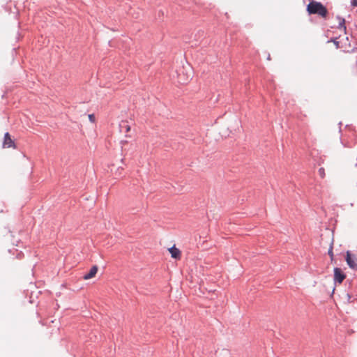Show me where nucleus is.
I'll use <instances>...</instances> for the list:
<instances>
[{"label":"nucleus","mask_w":357,"mask_h":357,"mask_svg":"<svg viewBox=\"0 0 357 357\" xmlns=\"http://www.w3.org/2000/svg\"><path fill=\"white\" fill-rule=\"evenodd\" d=\"M307 11L309 14H317L323 17H326L328 14L326 7L317 1H311L307 6Z\"/></svg>","instance_id":"f257e3e1"},{"label":"nucleus","mask_w":357,"mask_h":357,"mask_svg":"<svg viewBox=\"0 0 357 357\" xmlns=\"http://www.w3.org/2000/svg\"><path fill=\"white\" fill-rule=\"evenodd\" d=\"M346 275L340 268H334V280L335 282L342 283Z\"/></svg>","instance_id":"f03ea898"},{"label":"nucleus","mask_w":357,"mask_h":357,"mask_svg":"<svg viewBox=\"0 0 357 357\" xmlns=\"http://www.w3.org/2000/svg\"><path fill=\"white\" fill-rule=\"evenodd\" d=\"M3 148H13L15 149V144L14 141L11 139L10 135L8 132L5 133L4 139L3 143Z\"/></svg>","instance_id":"7ed1b4c3"},{"label":"nucleus","mask_w":357,"mask_h":357,"mask_svg":"<svg viewBox=\"0 0 357 357\" xmlns=\"http://www.w3.org/2000/svg\"><path fill=\"white\" fill-rule=\"evenodd\" d=\"M346 261L349 267L357 268V259L353 258L349 252H347Z\"/></svg>","instance_id":"20e7f679"},{"label":"nucleus","mask_w":357,"mask_h":357,"mask_svg":"<svg viewBox=\"0 0 357 357\" xmlns=\"http://www.w3.org/2000/svg\"><path fill=\"white\" fill-rule=\"evenodd\" d=\"M171 257L175 259H180L181 257V252L179 249L175 247V245L168 249Z\"/></svg>","instance_id":"39448f33"},{"label":"nucleus","mask_w":357,"mask_h":357,"mask_svg":"<svg viewBox=\"0 0 357 357\" xmlns=\"http://www.w3.org/2000/svg\"><path fill=\"white\" fill-rule=\"evenodd\" d=\"M98 269L97 266H92L89 272L83 276V279L86 280L93 278L96 275Z\"/></svg>","instance_id":"423d86ee"},{"label":"nucleus","mask_w":357,"mask_h":357,"mask_svg":"<svg viewBox=\"0 0 357 357\" xmlns=\"http://www.w3.org/2000/svg\"><path fill=\"white\" fill-rule=\"evenodd\" d=\"M338 29H340L342 31L346 33V26H345V20L344 18H339V25Z\"/></svg>","instance_id":"0eeeda50"},{"label":"nucleus","mask_w":357,"mask_h":357,"mask_svg":"<svg viewBox=\"0 0 357 357\" xmlns=\"http://www.w3.org/2000/svg\"><path fill=\"white\" fill-rule=\"evenodd\" d=\"M120 127L121 128H125V131L126 132H128L130 131V126L127 124L126 122H122L121 124H120Z\"/></svg>","instance_id":"6e6552de"},{"label":"nucleus","mask_w":357,"mask_h":357,"mask_svg":"<svg viewBox=\"0 0 357 357\" xmlns=\"http://www.w3.org/2000/svg\"><path fill=\"white\" fill-rule=\"evenodd\" d=\"M333 243L331 244L330 248L328 250V255L331 257V259L333 260L334 257L333 252Z\"/></svg>","instance_id":"1a4fd4ad"},{"label":"nucleus","mask_w":357,"mask_h":357,"mask_svg":"<svg viewBox=\"0 0 357 357\" xmlns=\"http://www.w3.org/2000/svg\"><path fill=\"white\" fill-rule=\"evenodd\" d=\"M319 174L321 178H324L326 176L325 169L323 167L319 169Z\"/></svg>","instance_id":"9d476101"},{"label":"nucleus","mask_w":357,"mask_h":357,"mask_svg":"<svg viewBox=\"0 0 357 357\" xmlns=\"http://www.w3.org/2000/svg\"><path fill=\"white\" fill-rule=\"evenodd\" d=\"M179 79H180L181 82L186 83L189 81L190 77L187 76L185 78H182V77H181V75H179Z\"/></svg>","instance_id":"9b49d317"},{"label":"nucleus","mask_w":357,"mask_h":357,"mask_svg":"<svg viewBox=\"0 0 357 357\" xmlns=\"http://www.w3.org/2000/svg\"><path fill=\"white\" fill-rule=\"evenodd\" d=\"M88 117H89V121L91 123H95L96 122V117H95L94 114H89Z\"/></svg>","instance_id":"f8f14e48"},{"label":"nucleus","mask_w":357,"mask_h":357,"mask_svg":"<svg viewBox=\"0 0 357 357\" xmlns=\"http://www.w3.org/2000/svg\"><path fill=\"white\" fill-rule=\"evenodd\" d=\"M351 4H352L354 6H357V0H352V1H351Z\"/></svg>","instance_id":"ddd939ff"},{"label":"nucleus","mask_w":357,"mask_h":357,"mask_svg":"<svg viewBox=\"0 0 357 357\" xmlns=\"http://www.w3.org/2000/svg\"><path fill=\"white\" fill-rule=\"evenodd\" d=\"M117 170L119 171V174H121V172L123 170V169L122 167H119V168H118V169H117Z\"/></svg>","instance_id":"4468645a"},{"label":"nucleus","mask_w":357,"mask_h":357,"mask_svg":"<svg viewBox=\"0 0 357 357\" xmlns=\"http://www.w3.org/2000/svg\"><path fill=\"white\" fill-rule=\"evenodd\" d=\"M334 43H335V45H337V47H338V42L334 41Z\"/></svg>","instance_id":"2eb2a0df"}]
</instances>
